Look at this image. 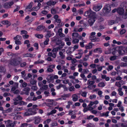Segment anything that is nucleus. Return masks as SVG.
I'll list each match as a JSON object with an SVG mask.
<instances>
[{
    "label": "nucleus",
    "mask_w": 127,
    "mask_h": 127,
    "mask_svg": "<svg viewBox=\"0 0 127 127\" xmlns=\"http://www.w3.org/2000/svg\"><path fill=\"white\" fill-rule=\"evenodd\" d=\"M21 59L20 57H17L12 59L9 61L8 64L13 66H17L21 63L20 60Z\"/></svg>",
    "instance_id": "nucleus-1"
},
{
    "label": "nucleus",
    "mask_w": 127,
    "mask_h": 127,
    "mask_svg": "<svg viewBox=\"0 0 127 127\" xmlns=\"http://www.w3.org/2000/svg\"><path fill=\"white\" fill-rule=\"evenodd\" d=\"M37 105H34L32 106V108L27 109L26 110L27 111H30L31 114L32 115H34L37 113L36 111L38 110V108H37Z\"/></svg>",
    "instance_id": "nucleus-2"
},
{
    "label": "nucleus",
    "mask_w": 127,
    "mask_h": 127,
    "mask_svg": "<svg viewBox=\"0 0 127 127\" xmlns=\"http://www.w3.org/2000/svg\"><path fill=\"white\" fill-rule=\"evenodd\" d=\"M4 122L6 123V127H14L15 125V121L12 123V121L10 120H8L7 121H4Z\"/></svg>",
    "instance_id": "nucleus-3"
},
{
    "label": "nucleus",
    "mask_w": 127,
    "mask_h": 127,
    "mask_svg": "<svg viewBox=\"0 0 127 127\" xmlns=\"http://www.w3.org/2000/svg\"><path fill=\"white\" fill-rule=\"evenodd\" d=\"M111 10V7L109 5H105L103 10V12L106 14L109 13Z\"/></svg>",
    "instance_id": "nucleus-4"
},
{
    "label": "nucleus",
    "mask_w": 127,
    "mask_h": 127,
    "mask_svg": "<svg viewBox=\"0 0 127 127\" xmlns=\"http://www.w3.org/2000/svg\"><path fill=\"white\" fill-rule=\"evenodd\" d=\"M108 48V50L109 51L108 52L106 53V54H110L112 53V54L114 55L117 52V51L116 49L117 48H112V49H111L112 48Z\"/></svg>",
    "instance_id": "nucleus-5"
},
{
    "label": "nucleus",
    "mask_w": 127,
    "mask_h": 127,
    "mask_svg": "<svg viewBox=\"0 0 127 127\" xmlns=\"http://www.w3.org/2000/svg\"><path fill=\"white\" fill-rule=\"evenodd\" d=\"M95 83V82L94 81H91L90 79L88 80L87 83V84L88 85L87 88L90 90L91 89L92 85L94 84Z\"/></svg>",
    "instance_id": "nucleus-6"
},
{
    "label": "nucleus",
    "mask_w": 127,
    "mask_h": 127,
    "mask_svg": "<svg viewBox=\"0 0 127 127\" xmlns=\"http://www.w3.org/2000/svg\"><path fill=\"white\" fill-rule=\"evenodd\" d=\"M13 4V2L12 1L6 2L4 4L3 6L5 8L8 9L10 8L11 6Z\"/></svg>",
    "instance_id": "nucleus-7"
},
{
    "label": "nucleus",
    "mask_w": 127,
    "mask_h": 127,
    "mask_svg": "<svg viewBox=\"0 0 127 127\" xmlns=\"http://www.w3.org/2000/svg\"><path fill=\"white\" fill-rule=\"evenodd\" d=\"M62 48H53V49L52 50V52L53 53L52 57L54 58H55L56 57L57 54V52L58 50H60Z\"/></svg>",
    "instance_id": "nucleus-8"
},
{
    "label": "nucleus",
    "mask_w": 127,
    "mask_h": 127,
    "mask_svg": "<svg viewBox=\"0 0 127 127\" xmlns=\"http://www.w3.org/2000/svg\"><path fill=\"white\" fill-rule=\"evenodd\" d=\"M46 101L48 102H50V103H49V106L50 107H51L56 105V102L53 101V99H48Z\"/></svg>",
    "instance_id": "nucleus-9"
},
{
    "label": "nucleus",
    "mask_w": 127,
    "mask_h": 127,
    "mask_svg": "<svg viewBox=\"0 0 127 127\" xmlns=\"http://www.w3.org/2000/svg\"><path fill=\"white\" fill-rule=\"evenodd\" d=\"M41 119V117L39 116L35 117L34 123L35 124H38L40 123Z\"/></svg>",
    "instance_id": "nucleus-10"
},
{
    "label": "nucleus",
    "mask_w": 127,
    "mask_h": 127,
    "mask_svg": "<svg viewBox=\"0 0 127 127\" xmlns=\"http://www.w3.org/2000/svg\"><path fill=\"white\" fill-rule=\"evenodd\" d=\"M95 18H91L89 19L88 22L90 26H92L95 20Z\"/></svg>",
    "instance_id": "nucleus-11"
},
{
    "label": "nucleus",
    "mask_w": 127,
    "mask_h": 127,
    "mask_svg": "<svg viewBox=\"0 0 127 127\" xmlns=\"http://www.w3.org/2000/svg\"><path fill=\"white\" fill-rule=\"evenodd\" d=\"M77 49H78V48H68V49L66 50V52L67 54L70 55L75 50Z\"/></svg>",
    "instance_id": "nucleus-12"
},
{
    "label": "nucleus",
    "mask_w": 127,
    "mask_h": 127,
    "mask_svg": "<svg viewBox=\"0 0 127 127\" xmlns=\"http://www.w3.org/2000/svg\"><path fill=\"white\" fill-rule=\"evenodd\" d=\"M45 27L44 26L41 25L37 26L36 29V30L37 31H42L44 29Z\"/></svg>",
    "instance_id": "nucleus-13"
},
{
    "label": "nucleus",
    "mask_w": 127,
    "mask_h": 127,
    "mask_svg": "<svg viewBox=\"0 0 127 127\" xmlns=\"http://www.w3.org/2000/svg\"><path fill=\"white\" fill-rule=\"evenodd\" d=\"M102 7L101 5H95L93 7L94 10L96 11H98L100 10Z\"/></svg>",
    "instance_id": "nucleus-14"
},
{
    "label": "nucleus",
    "mask_w": 127,
    "mask_h": 127,
    "mask_svg": "<svg viewBox=\"0 0 127 127\" xmlns=\"http://www.w3.org/2000/svg\"><path fill=\"white\" fill-rule=\"evenodd\" d=\"M118 23L117 20H109L108 21V24L109 25H111L117 23Z\"/></svg>",
    "instance_id": "nucleus-15"
},
{
    "label": "nucleus",
    "mask_w": 127,
    "mask_h": 127,
    "mask_svg": "<svg viewBox=\"0 0 127 127\" xmlns=\"http://www.w3.org/2000/svg\"><path fill=\"white\" fill-rule=\"evenodd\" d=\"M30 90V89L28 87H26L24 88L23 90L25 92L24 94L26 95H29V92Z\"/></svg>",
    "instance_id": "nucleus-16"
},
{
    "label": "nucleus",
    "mask_w": 127,
    "mask_h": 127,
    "mask_svg": "<svg viewBox=\"0 0 127 127\" xmlns=\"http://www.w3.org/2000/svg\"><path fill=\"white\" fill-rule=\"evenodd\" d=\"M119 49L118 50V52L119 56L121 55L124 54L126 52L125 50L123 49H124V48H119Z\"/></svg>",
    "instance_id": "nucleus-17"
},
{
    "label": "nucleus",
    "mask_w": 127,
    "mask_h": 127,
    "mask_svg": "<svg viewBox=\"0 0 127 127\" xmlns=\"http://www.w3.org/2000/svg\"><path fill=\"white\" fill-rule=\"evenodd\" d=\"M95 16V12L89 10V17L91 18H95L94 17Z\"/></svg>",
    "instance_id": "nucleus-18"
},
{
    "label": "nucleus",
    "mask_w": 127,
    "mask_h": 127,
    "mask_svg": "<svg viewBox=\"0 0 127 127\" xmlns=\"http://www.w3.org/2000/svg\"><path fill=\"white\" fill-rule=\"evenodd\" d=\"M90 39L91 40L92 42H95L98 41V38L95 37V36L90 37Z\"/></svg>",
    "instance_id": "nucleus-19"
},
{
    "label": "nucleus",
    "mask_w": 127,
    "mask_h": 127,
    "mask_svg": "<svg viewBox=\"0 0 127 127\" xmlns=\"http://www.w3.org/2000/svg\"><path fill=\"white\" fill-rule=\"evenodd\" d=\"M1 23H2L3 24H6L8 25V26H10L11 24V23L7 20L3 21H2Z\"/></svg>",
    "instance_id": "nucleus-20"
},
{
    "label": "nucleus",
    "mask_w": 127,
    "mask_h": 127,
    "mask_svg": "<svg viewBox=\"0 0 127 127\" xmlns=\"http://www.w3.org/2000/svg\"><path fill=\"white\" fill-rule=\"evenodd\" d=\"M22 38L21 36L20 35H17L15 37H14L13 39L16 40H20Z\"/></svg>",
    "instance_id": "nucleus-21"
},
{
    "label": "nucleus",
    "mask_w": 127,
    "mask_h": 127,
    "mask_svg": "<svg viewBox=\"0 0 127 127\" xmlns=\"http://www.w3.org/2000/svg\"><path fill=\"white\" fill-rule=\"evenodd\" d=\"M118 12L120 14L123 15L124 12L123 9L122 8H119L118 9Z\"/></svg>",
    "instance_id": "nucleus-22"
},
{
    "label": "nucleus",
    "mask_w": 127,
    "mask_h": 127,
    "mask_svg": "<svg viewBox=\"0 0 127 127\" xmlns=\"http://www.w3.org/2000/svg\"><path fill=\"white\" fill-rule=\"evenodd\" d=\"M51 13L53 14H55L57 13L58 12L56 9L52 8L51 9Z\"/></svg>",
    "instance_id": "nucleus-23"
},
{
    "label": "nucleus",
    "mask_w": 127,
    "mask_h": 127,
    "mask_svg": "<svg viewBox=\"0 0 127 127\" xmlns=\"http://www.w3.org/2000/svg\"><path fill=\"white\" fill-rule=\"evenodd\" d=\"M6 71L5 68L2 66H0V72L4 73Z\"/></svg>",
    "instance_id": "nucleus-24"
},
{
    "label": "nucleus",
    "mask_w": 127,
    "mask_h": 127,
    "mask_svg": "<svg viewBox=\"0 0 127 127\" xmlns=\"http://www.w3.org/2000/svg\"><path fill=\"white\" fill-rule=\"evenodd\" d=\"M48 88V86L47 85H44L42 87L40 88V89L41 90H47Z\"/></svg>",
    "instance_id": "nucleus-25"
},
{
    "label": "nucleus",
    "mask_w": 127,
    "mask_h": 127,
    "mask_svg": "<svg viewBox=\"0 0 127 127\" xmlns=\"http://www.w3.org/2000/svg\"><path fill=\"white\" fill-rule=\"evenodd\" d=\"M74 95V96L73 97L72 100L74 101H77L78 99V96L74 94L72 96Z\"/></svg>",
    "instance_id": "nucleus-26"
},
{
    "label": "nucleus",
    "mask_w": 127,
    "mask_h": 127,
    "mask_svg": "<svg viewBox=\"0 0 127 127\" xmlns=\"http://www.w3.org/2000/svg\"><path fill=\"white\" fill-rule=\"evenodd\" d=\"M12 110V108H9L8 109L4 110L3 113H6L11 112Z\"/></svg>",
    "instance_id": "nucleus-27"
},
{
    "label": "nucleus",
    "mask_w": 127,
    "mask_h": 127,
    "mask_svg": "<svg viewBox=\"0 0 127 127\" xmlns=\"http://www.w3.org/2000/svg\"><path fill=\"white\" fill-rule=\"evenodd\" d=\"M44 62V61L43 60L40 61V60H38L37 61L35 62L34 64H42Z\"/></svg>",
    "instance_id": "nucleus-28"
},
{
    "label": "nucleus",
    "mask_w": 127,
    "mask_h": 127,
    "mask_svg": "<svg viewBox=\"0 0 127 127\" xmlns=\"http://www.w3.org/2000/svg\"><path fill=\"white\" fill-rule=\"evenodd\" d=\"M23 99L22 97H21L19 95H18V96L16 97L15 100L16 101H18L19 100H22Z\"/></svg>",
    "instance_id": "nucleus-29"
},
{
    "label": "nucleus",
    "mask_w": 127,
    "mask_h": 127,
    "mask_svg": "<svg viewBox=\"0 0 127 127\" xmlns=\"http://www.w3.org/2000/svg\"><path fill=\"white\" fill-rule=\"evenodd\" d=\"M98 86L99 87H103L105 86V84L103 82H101L98 84Z\"/></svg>",
    "instance_id": "nucleus-30"
},
{
    "label": "nucleus",
    "mask_w": 127,
    "mask_h": 127,
    "mask_svg": "<svg viewBox=\"0 0 127 127\" xmlns=\"http://www.w3.org/2000/svg\"><path fill=\"white\" fill-rule=\"evenodd\" d=\"M18 103L20 105H26L27 104L26 102H25L21 100Z\"/></svg>",
    "instance_id": "nucleus-31"
},
{
    "label": "nucleus",
    "mask_w": 127,
    "mask_h": 127,
    "mask_svg": "<svg viewBox=\"0 0 127 127\" xmlns=\"http://www.w3.org/2000/svg\"><path fill=\"white\" fill-rule=\"evenodd\" d=\"M119 125L120 127H127V124L125 123H120L119 124Z\"/></svg>",
    "instance_id": "nucleus-32"
},
{
    "label": "nucleus",
    "mask_w": 127,
    "mask_h": 127,
    "mask_svg": "<svg viewBox=\"0 0 127 127\" xmlns=\"http://www.w3.org/2000/svg\"><path fill=\"white\" fill-rule=\"evenodd\" d=\"M56 110L55 109H53L51 110V111L48 113V115H50L55 113L56 112Z\"/></svg>",
    "instance_id": "nucleus-33"
},
{
    "label": "nucleus",
    "mask_w": 127,
    "mask_h": 127,
    "mask_svg": "<svg viewBox=\"0 0 127 127\" xmlns=\"http://www.w3.org/2000/svg\"><path fill=\"white\" fill-rule=\"evenodd\" d=\"M79 34L78 33L73 32L72 34V36H73V38L74 39L75 38L74 37H77L78 36Z\"/></svg>",
    "instance_id": "nucleus-34"
},
{
    "label": "nucleus",
    "mask_w": 127,
    "mask_h": 127,
    "mask_svg": "<svg viewBox=\"0 0 127 127\" xmlns=\"http://www.w3.org/2000/svg\"><path fill=\"white\" fill-rule=\"evenodd\" d=\"M94 45V44H92V43H89L88 45L85 46V48H92V47Z\"/></svg>",
    "instance_id": "nucleus-35"
},
{
    "label": "nucleus",
    "mask_w": 127,
    "mask_h": 127,
    "mask_svg": "<svg viewBox=\"0 0 127 127\" xmlns=\"http://www.w3.org/2000/svg\"><path fill=\"white\" fill-rule=\"evenodd\" d=\"M35 36L39 38H41L43 37V35L42 34H35Z\"/></svg>",
    "instance_id": "nucleus-36"
},
{
    "label": "nucleus",
    "mask_w": 127,
    "mask_h": 127,
    "mask_svg": "<svg viewBox=\"0 0 127 127\" xmlns=\"http://www.w3.org/2000/svg\"><path fill=\"white\" fill-rule=\"evenodd\" d=\"M117 57L116 56H111L110 58V59L111 61H114L116 59Z\"/></svg>",
    "instance_id": "nucleus-37"
},
{
    "label": "nucleus",
    "mask_w": 127,
    "mask_h": 127,
    "mask_svg": "<svg viewBox=\"0 0 127 127\" xmlns=\"http://www.w3.org/2000/svg\"><path fill=\"white\" fill-rule=\"evenodd\" d=\"M47 34L45 36L46 38H47L48 37H50L51 35V34L50 33V32L49 31H47Z\"/></svg>",
    "instance_id": "nucleus-38"
},
{
    "label": "nucleus",
    "mask_w": 127,
    "mask_h": 127,
    "mask_svg": "<svg viewBox=\"0 0 127 127\" xmlns=\"http://www.w3.org/2000/svg\"><path fill=\"white\" fill-rule=\"evenodd\" d=\"M33 55L32 54L27 53L24 55V57H32L33 56Z\"/></svg>",
    "instance_id": "nucleus-39"
},
{
    "label": "nucleus",
    "mask_w": 127,
    "mask_h": 127,
    "mask_svg": "<svg viewBox=\"0 0 127 127\" xmlns=\"http://www.w3.org/2000/svg\"><path fill=\"white\" fill-rule=\"evenodd\" d=\"M24 115L26 116H29L31 115H32V114H31V113L30 111H27L25 112L24 114Z\"/></svg>",
    "instance_id": "nucleus-40"
},
{
    "label": "nucleus",
    "mask_w": 127,
    "mask_h": 127,
    "mask_svg": "<svg viewBox=\"0 0 127 127\" xmlns=\"http://www.w3.org/2000/svg\"><path fill=\"white\" fill-rule=\"evenodd\" d=\"M1 62L4 64H6L8 63V61L6 60H5L4 59H2L1 60Z\"/></svg>",
    "instance_id": "nucleus-41"
},
{
    "label": "nucleus",
    "mask_w": 127,
    "mask_h": 127,
    "mask_svg": "<svg viewBox=\"0 0 127 127\" xmlns=\"http://www.w3.org/2000/svg\"><path fill=\"white\" fill-rule=\"evenodd\" d=\"M120 65L122 67L126 66L127 65V63H126L122 62L121 63Z\"/></svg>",
    "instance_id": "nucleus-42"
},
{
    "label": "nucleus",
    "mask_w": 127,
    "mask_h": 127,
    "mask_svg": "<svg viewBox=\"0 0 127 127\" xmlns=\"http://www.w3.org/2000/svg\"><path fill=\"white\" fill-rule=\"evenodd\" d=\"M96 97V96L95 95H90L89 96V98L91 99H92L94 98H95Z\"/></svg>",
    "instance_id": "nucleus-43"
},
{
    "label": "nucleus",
    "mask_w": 127,
    "mask_h": 127,
    "mask_svg": "<svg viewBox=\"0 0 127 127\" xmlns=\"http://www.w3.org/2000/svg\"><path fill=\"white\" fill-rule=\"evenodd\" d=\"M58 124L57 122H53L51 124V127H54L57 126Z\"/></svg>",
    "instance_id": "nucleus-44"
},
{
    "label": "nucleus",
    "mask_w": 127,
    "mask_h": 127,
    "mask_svg": "<svg viewBox=\"0 0 127 127\" xmlns=\"http://www.w3.org/2000/svg\"><path fill=\"white\" fill-rule=\"evenodd\" d=\"M119 82H119V83H120V85L119 86H118V87H121V85H123L125 83L123 81V80H120V81Z\"/></svg>",
    "instance_id": "nucleus-45"
},
{
    "label": "nucleus",
    "mask_w": 127,
    "mask_h": 127,
    "mask_svg": "<svg viewBox=\"0 0 127 127\" xmlns=\"http://www.w3.org/2000/svg\"><path fill=\"white\" fill-rule=\"evenodd\" d=\"M87 94V93L85 92H82L81 95L83 97H86Z\"/></svg>",
    "instance_id": "nucleus-46"
},
{
    "label": "nucleus",
    "mask_w": 127,
    "mask_h": 127,
    "mask_svg": "<svg viewBox=\"0 0 127 127\" xmlns=\"http://www.w3.org/2000/svg\"><path fill=\"white\" fill-rule=\"evenodd\" d=\"M115 69L117 71V74L118 75H120L121 74V72L119 70L117 69L116 68H115Z\"/></svg>",
    "instance_id": "nucleus-47"
},
{
    "label": "nucleus",
    "mask_w": 127,
    "mask_h": 127,
    "mask_svg": "<svg viewBox=\"0 0 127 127\" xmlns=\"http://www.w3.org/2000/svg\"><path fill=\"white\" fill-rule=\"evenodd\" d=\"M20 66L21 67H23L25 66L26 65V63L25 62H24L20 63Z\"/></svg>",
    "instance_id": "nucleus-48"
},
{
    "label": "nucleus",
    "mask_w": 127,
    "mask_h": 127,
    "mask_svg": "<svg viewBox=\"0 0 127 127\" xmlns=\"http://www.w3.org/2000/svg\"><path fill=\"white\" fill-rule=\"evenodd\" d=\"M122 16L123 18L124 19L127 18V12L123 15Z\"/></svg>",
    "instance_id": "nucleus-49"
},
{
    "label": "nucleus",
    "mask_w": 127,
    "mask_h": 127,
    "mask_svg": "<svg viewBox=\"0 0 127 127\" xmlns=\"http://www.w3.org/2000/svg\"><path fill=\"white\" fill-rule=\"evenodd\" d=\"M75 88L73 86H72L70 87L69 88V91L70 92L73 91H74Z\"/></svg>",
    "instance_id": "nucleus-50"
},
{
    "label": "nucleus",
    "mask_w": 127,
    "mask_h": 127,
    "mask_svg": "<svg viewBox=\"0 0 127 127\" xmlns=\"http://www.w3.org/2000/svg\"><path fill=\"white\" fill-rule=\"evenodd\" d=\"M49 40V38H46L44 42V44L45 45H47L48 44V42Z\"/></svg>",
    "instance_id": "nucleus-51"
},
{
    "label": "nucleus",
    "mask_w": 127,
    "mask_h": 127,
    "mask_svg": "<svg viewBox=\"0 0 127 127\" xmlns=\"http://www.w3.org/2000/svg\"><path fill=\"white\" fill-rule=\"evenodd\" d=\"M101 48H96L95 49H94V52H97V51L98 50H99V53H101L102 52V50H100V49H101Z\"/></svg>",
    "instance_id": "nucleus-52"
},
{
    "label": "nucleus",
    "mask_w": 127,
    "mask_h": 127,
    "mask_svg": "<svg viewBox=\"0 0 127 127\" xmlns=\"http://www.w3.org/2000/svg\"><path fill=\"white\" fill-rule=\"evenodd\" d=\"M63 85H62V84L60 83L59 85V86H57L56 87V88L57 89H59L61 88V87H63Z\"/></svg>",
    "instance_id": "nucleus-53"
},
{
    "label": "nucleus",
    "mask_w": 127,
    "mask_h": 127,
    "mask_svg": "<svg viewBox=\"0 0 127 127\" xmlns=\"http://www.w3.org/2000/svg\"><path fill=\"white\" fill-rule=\"evenodd\" d=\"M122 61L125 62H127V56H124L123 58L122 59Z\"/></svg>",
    "instance_id": "nucleus-54"
},
{
    "label": "nucleus",
    "mask_w": 127,
    "mask_h": 127,
    "mask_svg": "<svg viewBox=\"0 0 127 127\" xmlns=\"http://www.w3.org/2000/svg\"><path fill=\"white\" fill-rule=\"evenodd\" d=\"M29 125V124L27 123H24L21 124L20 126L21 127H25Z\"/></svg>",
    "instance_id": "nucleus-55"
},
{
    "label": "nucleus",
    "mask_w": 127,
    "mask_h": 127,
    "mask_svg": "<svg viewBox=\"0 0 127 127\" xmlns=\"http://www.w3.org/2000/svg\"><path fill=\"white\" fill-rule=\"evenodd\" d=\"M33 3V2H31L30 4L28 6L27 8H28L30 9L31 8L32 6V4Z\"/></svg>",
    "instance_id": "nucleus-56"
},
{
    "label": "nucleus",
    "mask_w": 127,
    "mask_h": 127,
    "mask_svg": "<svg viewBox=\"0 0 127 127\" xmlns=\"http://www.w3.org/2000/svg\"><path fill=\"white\" fill-rule=\"evenodd\" d=\"M7 54L9 56H13L14 55V53L11 52H8L7 53Z\"/></svg>",
    "instance_id": "nucleus-57"
},
{
    "label": "nucleus",
    "mask_w": 127,
    "mask_h": 127,
    "mask_svg": "<svg viewBox=\"0 0 127 127\" xmlns=\"http://www.w3.org/2000/svg\"><path fill=\"white\" fill-rule=\"evenodd\" d=\"M126 32V31L125 30L123 29L120 32V33L121 34H124Z\"/></svg>",
    "instance_id": "nucleus-58"
},
{
    "label": "nucleus",
    "mask_w": 127,
    "mask_h": 127,
    "mask_svg": "<svg viewBox=\"0 0 127 127\" xmlns=\"http://www.w3.org/2000/svg\"><path fill=\"white\" fill-rule=\"evenodd\" d=\"M109 111H107L106 112V113H102L103 115V116H105L106 117H108L109 116L108 115V114L109 113Z\"/></svg>",
    "instance_id": "nucleus-59"
},
{
    "label": "nucleus",
    "mask_w": 127,
    "mask_h": 127,
    "mask_svg": "<svg viewBox=\"0 0 127 127\" xmlns=\"http://www.w3.org/2000/svg\"><path fill=\"white\" fill-rule=\"evenodd\" d=\"M89 11H88L85 12L84 14V15L86 16H88L89 17Z\"/></svg>",
    "instance_id": "nucleus-60"
},
{
    "label": "nucleus",
    "mask_w": 127,
    "mask_h": 127,
    "mask_svg": "<svg viewBox=\"0 0 127 127\" xmlns=\"http://www.w3.org/2000/svg\"><path fill=\"white\" fill-rule=\"evenodd\" d=\"M16 44L17 45H20L21 44V42L19 40H16L15 41Z\"/></svg>",
    "instance_id": "nucleus-61"
},
{
    "label": "nucleus",
    "mask_w": 127,
    "mask_h": 127,
    "mask_svg": "<svg viewBox=\"0 0 127 127\" xmlns=\"http://www.w3.org/2000/svg\"><path fill=\"white\" fill-rule=\"evenodd\" d=\"M94 117V116L92 115H90L87 118V119L88 120H90L93 118Z\"/></svg>",
    "instance_id": "nucleus-62"
},
{
    "label": "nucleus",
    "mask_w": 127,
    "mask_h": 127,
    "mask_svg": "<svg viewBox=\"0 0 127 127\" xmlns=\"http://www.w3.org/2000/svg\"><path fill=\"white\" fill-rule=\"evenodd\" d=\"M69 82V81L68 79H65L63 81V83L65 84H68Z\"/></svg>",
    "instance_id": "nucleus-63"
},
{
    "label": "nucleus",
    "mask_w": 127,
    "mask_h": 127,
    "mask_svg": "<svg viewBox=\"0 0 127 127\" xmlns=\"http://www.w3.org/2000/svg\"><path fill=\"white\" fill-rule=\"evenodd\" d=\"M46 4L47 5L49 6H51L52 5V1H49Z\"/></svg>",
    "instance_id": "nucleus-64"
}]
</instances>
